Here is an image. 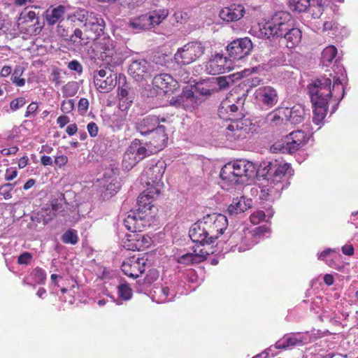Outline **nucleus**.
Listing matches in <instances>:
<instances>
[{
  "label": "nucleus",
  "instance_id": "nucleus-1",
  "mask_svg": "<svg viewBox=\"0 0 358 358\" xmlns=\"http://www.w3.org/2000/svg\"><path fill=\"white\" fill-rule=\"evenodd\" d=\"M330 78H321L310 83L308 88L313 109V122L319 124L325 118L331 99L336 103L332 108L334 113L344 96V89L339 78L329 75Z\"/></svg>",
  "mask_w": 358,
  "mask_h": 358
},
{
  "label": "nucleus",
  "instance_id": "nucleus-2",
  "mask_svg": "<svg viewBox=\"0 0 358 358\" xmlns=\"http://www.w3.org/2000/svg\"><path fill=\"white\" fill-rule=\"evenodd\" d=\"M225 215L218 213L207 214L194 223L189 231L191 240L202 245L213 244L227 229Z\"/></svg>",
  "mask_w": 358,
  "mask_h": 358
},
{
  "label": "nucleus",
  "instance_id": "nucleus-3",
  "mask_svg": "<svg viewBox=\"0 0 358 358\" xmlns=\"http://www.w3.org/2000/svg\"><path fill=\"white\" fill-rule=\"evenodd\" d=\"M257 165L253 162L241 158L227 163L221 169L220 178L222 186L227 190L239 182V178L245 176L253 178L257 175Z\"/></svg>",
  "mask_w": 358,
  "mask_h": 358
},
{
  "label": "nucleus",
  "instance_id": "nucleus-4",
  "mask_svg": "<svg viewBox=\"0 0 358 358\" xmlns=\"http://www.w3.org/2000/svg\"><path fill=\"white\" fill-rule=\"evenodd\" d=\"M238 110V107L227 100L223 101L218 109V116L223 120H230L231 122L225 126L226 137L229 141L243 139L246 137L247 128L243 127L242 120L235 119L234 113Z\"/></svg>",
  "mask_w": 358,
  "mask_h": 358
},
{
  "label": "nucleus",
  "instance_id": "nucleus-5",
  "mask_svg": "<svg viewBox=\"0 0 358 358\" xmlns=\"http://www.w3.org/2000/svg\"><path fill=\"white\" fill-rule=\"evenodd\" d=\"M91 59L102 60L106 64L116 66L122 62L120 53L115 48L114 41L103 37L95 41L87 50Z\"/></svg>",
  "mask_w": 358,
  "mask_h": 358
},
{
  "label": "nucleus",
  "instance_id": "nucleus-6",
  "mask_svg": "<svg viewBox=\"0 0 358 358\" xmlns=\"http://www.w3.org/2000/svg\"><path fill=\"white\" fill-rule=\"evenodd\" d=\"M165 162L161 159H152L150 166L141 175L140 180L143 187L154 188L155 193L161 192L164 188L162 178L166 169Z\"/></svg>",
  "mask_w": 358,
  "mask_h": 358
},
{
  "label": "nucleus",
  "instance_id": "nucleus-7",
  "mask_svg": "<svg viewBox=\"0 0 358 358\" xmlns=\"http://www.w3.org/2000/svg\"><path fill=\"white\" fill-rule=\"evenodd\" d=\"M168 15V10L165 9L150 11L129 19L128 25L133 31L138 33L159 24Z\"/></svg>",
  "mask_w": 358,
  "mask_h": 358
},
{
  "label": "nucleus",
  "instance_id": "nucleus-8",
  "mask_svg": "<svg viewBox=\"0 0 358 358\" xmlns=\"http://www.w3.org/2000/svg\"><path fill=\"white\" fill-rule=\"evenodd\" d=\"M159 118L155 115H148L138 120L135 124L136 130L143 136L158 134L159 146H162L168 138L165 128L159 125Z\"/></svg>",
  "mask_w": 358,
  "mask_h": 358
},
{
  "label": "nucleus",
  "instance_id": "nucleus-9",
  "mask_svg": "<svg viewBox=\"0 0 358 358\" xmlns=\"http://www.w3.org/2000/svg\"><path fill=\"white\" fill-rule=\"evenodd\" d=\"M206 48V43L189 42L178 50L174 59L180 65H187L200 58L204 54Z\"/></svg>",
  "mask_w": 358,
  "mask_h": 358
},
{
  "label": "nucleus",
  "instance_id": "nucleus-10",
  "mask_svg": "<svg viewBox=\"0 0 358 358\" xmlns=\"http://www.w3.org/2000/svg\"><path fill=\"white\" fill-rule=\"evenodd\" d=\"M292 20L291 15L286 12L276 13L271 20L264 24L265 34L282 37L286 32L292 29Z\"/></svg>",
  "mask_w": 358,
  "mask_h": 358
},
{
  "label": "nucleus",
  "instance_id": "nucleus-11",
  "mask_svg": "<svg viewBox=\"0 0 358 358\" xmlns=\"http://www.w3.org/2000/svg\"><path fill=\"white\" fill-rule=\"evenodd\" d=\"M252 43L248 38L234 41L227 47V52L234 60H239L248 55L252 49Z\"/></svg>",
  "mask_w": 358,
  "mask_h": 358
},
{
  "label": "nucleus",
  "instance_id": "nucleus-12",
  "mask_svg": "<svg viewBox=\"0 0 358 358\" xmlns=\"http://www.w3.org/2000/svg\"><path fill=\"white\" fill-rule=\"evenodd\" d=\"M231 69V60L220 53L212 55L205 66V71L210 75L223 73Z\"/></svg>",
  "mask_w": 358,
  "mask_h": 358
},
{
  "label": "nucleus",
  "instance_id": "nucleus-13",
  "mask_svg": "<svg viewBox=\"0 0 358 358\" xmlns=\"http://www.w3.org/2000/svg\"><path fill=\"white\" fill-rule=\"evenodd\" d=\"M155 71V65L144 59L132 62L129 68V74L138 82L149 78Z\"/></svg>",
  "mask_w": 358,
  "mask_h": 358
},
{
  "label": "nucleus",
  "instance_id": "nucleus-14",
  "mask_svg": "<svg viewBox=\"0 0 358 358\" xmlns=\"http://www.w3.org/2000/svg\"><path fill=\"white\" fill-rule=\"evenodd\" d=\"M257 101L262 106L271 108L278 102L277 90L271 86H263L257 88L255 92Z\"/></svg>",
  "mask_w": 358,
  "mask_h": 358
},
{
  "label": "nucleus",
  "instance_id": "nucleus-15",
  "mask_svg": "<svg viewBox=\"0 0 358 358\" xmlns=\"http://www.w3.org/2000/svg\"><path fill=\"white\" fill-rule=\"evenodd\" d=\"M125 227L132 231H141L145 227L150 225V215H142L136 210L130 211L124 220Z\"/></svg>",
  "mask_w": 358,
  "mask_h": 358
},
{
  "label": "nucleus",
  "instance_id": "nucleus-16",
  "mask_svg": "<svg viewBox=\"0 0 358 358\" xmlns=\"http://www.w3.org/2000/svg\"><path fill=\"white\" fill-rule=\"evenodd\" d=\"M146 189L144 190L138 197L137 203H138V209L137 212H141L142 215H150V220L152 217V208L153 207L152 202L154 199L159 196L161 192H153L155 190L154 188L150 187H145Z\"/></svg>",
  "mask_w": 358,
  "mask_h": 358
},
{
  "label": "nucleus",
  "instance_id": "nucleus-17",
  "mask_svg": "<svg viewBox=\"0 0 358 358\" xmlns=\"http://www.w3.org/2000/svg\"><path fill=\"white\" fill-rule=\"evenodd\" d=\"M146 260L143 257H132L123 262L122 271L126 275L137 278L145 271Z\"/></svg>",
  "mask_w": 358,
  "mask_h": 358
},
{
  "label": "nucleus",
  "instance_id": "nucleus-18",
  "mask_svg": "<svg viewBox=\"0 0 358 358\" xmlns=\"http://www.w3.org/2000/svg\"><path fill=\"white\" fill-rule=\"evenodd\" d=\"M169 103L176 108L187 110L198 103V99L192 89L185 88L180 95L172 96Z\"/></svg>",
  "mask_w": 358,
  "mask_h": 358
},
{
  "label": "nucleus",
  "instance_id": "nucleus-19",
  "mask_svg": "<svg viewBox=\"0 0 358 358\" xmlns=\"http://www.w3.org/2000/svg\"><path fill=\"white\" fill-rule=\"evenodd\" d=\"M283 189L282 183L273 184L271 181L266 185L253 187L252 193H256L260 200L271 201L280 196V191Z\"/></svg>",
  "mask_w": 358,
  "mask_h": 358
},
{
  "label": "nucleus",
  "instance_id": "nucleus-20",
  "mask_svg": "<svg viewBox=\"0 0 358 358\" xmlns=\"http://www.w3.org/2000/svg\"><path fill=\"white\" fill-rule=\"evenodd\" d=\"M152 85L162 90L165 94L172 93L179 87L178 81L167 73L155 76L152 80Z\"/></svg>",
  "mask_w": 358,
  "mask_h": 358
},
{
  "label": "nucleus",
  "instance_id": "nucleus-21",
  "mask_svg": "<svg viewBox=\"0 0 358 358\" xmlns=\"http://www.w3.org/2000/svg\"><path fill=\"white\" fill-rule=\"evenodd\" d=\"M118 169L117 168L108 169L103 174L102 184L110 194L117 192L120 189V183L117 181Z\"/></svg>",
  "mask_w": 358,
  "mask_h": 358
},
{
  "label": "nucleus",
  "instance_id": "nucleus-22",
  "mask_svg": "<svg viewBox=\"0 0 358 358\" xmlns=\"http://www.w3.org/2000/svg\"><path fill=\"white\" fill-rule=\"evenodd\" d=\"M245 8L241 4H231L222 8L220 13V17L227 22L237 21L243 17Z\"/></svg>",
  "mask_w": 358,
  "mask_h": 358
},
{
  "label": "nucleus",
  "instance_id": "nucleus-23",
  "mask_svg": "<svg viewBox=\"0 0 358 358\" xmlns=\"http://www.w3.org/2000/svg\"><path fill=\"white\" fill-rule=\"evenodd\" d=\"M306 339L304 336L299 333L286 334L284 337L279 340L275 344L276 349H287L289 347H295L297 345H302L306 343Z\"/></svg>",
  "mask_w": 358,
  "mask_h": 358
},
{
  "label": "nucleus",
  "instance_id": "nucleus-24",
  "mask_svg": "<svg viewBox=\"0 0 358 358\" xmlns=\"http://www.w3.org/2000/svg\"><path fill=\"white\" fill-rule=\"evenodd\" d=\"M66 8L64 6H50L44 13L43 15L50 26L60 23L64 19Z\"/></svg>",
  "mask_w": 358,
  "mask_h": 358
},
{
  "label": "nucleus",
  "instance_id": "nucleus-25",
  "mask_svg": "<svg viewBox=\"0 0 358 358\" xmlns=\"http://www.w3.org/2000/svg\"><path fill=\"white\" fill-rule=\"evenodd\" d=\"M252 206V200L245 196L236 197L233 199L232 203L228 207V213L230 215H236L244 213Z\"/></svg>",
  "mask_w": 358,
  "mask_h": 358
},
{
  "label": "nucleus",
  "instance_id": "nucleus-26",
  "mask_svg": "<svg viewBox=\"0 0 358 358\" xmlns=\"http://www.w3.org/2000/svg\"><path fill=\"white\" fill-rule=\"evenodd\" d=\"M284 110L286 122L288 121L292 124H298L303 121L306 112L301 105H295L292 108H285Z\"/></svg>",
  "mask_w": 358,
  "mask_h": 358
},
{
  "label": "nucleus",
  "instance_id": "nucleus-27",
  "mask_svg": "<svg viewBox=\"0 0 358 358\" xmlns=\"http://www.w3.org/2000/svg\"><path fill=\"white\" fill-rule=\"evenodd\" d=\"M208 255L209 253L203 249L199 250L194 249L192 253H186L180 256L178 258V262L185 265L198 264L204 261Z\"/></svg>",
  "mask_w": 358,
  "mask_h": 358
},
{
  "label": "nucleus",
  "instance_id": "nucleus-28",
  "mask_svg": "<svg viewBox=\"0 0 358 358\" xmlns=\"http://www.w3.org/2000/svg\"><path fill=\"white\" fill-rule=\"evenodd\" d=\"M105 22L103 19L94 13H90L88 22L85 25L86 31H92L95 36H100L104 29Z\"/></svg>",
  "mask_w": 358,
  "mask_h": 358
},
{
  "label": "nucleus",
  "instance_id": "nucleus-29",
  "mask_svg": "<svg viewBox=\"0 0 358 358\" xmlns=\"http://www.w3.org/2000/svg\"><path fill=\"white\" fill-rule=\"evenodd\" d=\"M129 241L131 242V250H144L148 248L151 243V238L148 236L141 234H134L129 236Z\"/></svg>",
  "mask_w": 358,
  "mask_h": 358
},
{
  "label": "nucleus",
  "instance_id": "nucleus-30",
  "mask_svg": "<svg viewBox=\"0 0 358 358\" xmlns=\"http://www.w3.org/2000/svg\"><path fill=\"white\" fill-rule=\"evenodd\" d=\"M117 75L112 71L109 72L108 76L101 80L95 81V86L102 92H107L112 90L117 85Z\"/></svg>",
  "mask_w": 358,
  "mask_h": 358
},
{
  "label": "nucleus",
  "instance_id": "nucleus-31",
  "mask_svg": "<svg viewBox=\"0 0 358 358\" xmlns=\"http://www.w3.org/2000/svg\"><path fill=\"white\" fill-rule=\"evenodd\" d=\"M285 114L284 108L275 110L266 115L265 122L271 127H279L285 121Z\"/></svg>",
  "mask_w": 358,
  "mask_h": 358
},
{
  "label": "nucleus",
  "instance_id": "nucleus-32",
  "mask_svg": "<svg viewBox=\"0 0 358 358\" xmlns=\"http://www.w3.org/2000/svg\"><path fill=\"white\" fill-rule=\"evenodd\" d=\"M271 171L273 173V179L271 182L273 184L277 182L281 183L280 180L283 176L286 175L292 176L294 172L290 165L287 163L278 165L275 167L273 170L271 169Z\"/></svg>",
  "mask_w": 358,
  "mask_h": 358
},
{
  "label": "nucleus",
  "instance_id": "nucleus-33",
  "mask_svg": "<svg viewBox=\"0 0 358 358\" xmlns=\"http://www.w3.org/2000/svg\"><path fill=\"white\" fill-rule=\"evenodd\" d=\"M286 41L285 45L288 48H293L301 41V32L299 29L292 27V29L282 36Z\"/></svg>",
  "mask_w": 358,
  "mask_h": 358
},
{
  "label": "nucleus",
  "instance_id": "nucleus-34",
  "mask_svg": "<svg viewBox=\"0 0 358 358\" xmlns=\"http://www.w3.org/2000/svg\"><path fill=\"white\" fill-rule=\"evenodd\" d=\"M91 39H93L92 36L83 34V31L79 29H76L70 37V41L77 48L86 45Z\"/></svg>",
  "mask_w": 358,
  "mask_h": 358
},
{
  "label": "nucleus",
  "instance_id": "nucleus-35",
  "mask_svg": "<svg viewBox=\"0 0 358 358\" xmlns=\"http://www.w3.org/2000/svg\"><path fill=\"white\" fill-rule=\"evenodd\" d=\"M312 133L310 131H306L302 129L294 131L286 136V139H293L306 145L309 141Z\"/></svg>",
  "mask_w": 358,
  "mask_h": 358
},
{
  "label": "nucleus",
  "instance_id": "nucleus-36",
  "mask_svg": "<svg viewBox=\"0 0 358 358\" xmlns=\"http://www.w3.org/2000/svg\"><path fill=\"white\" fill-rule=\"evenodd\" d=\"M147 149L138 139H134L125 151L127 155H145Z\"/></svg>",
  "mask_w": 358,
  "mask_h": 358
},
{
  "label": "nucleus",
  "instance_id": "nucleus-37",
  "mask_svg": "<svg viewBox=\"0 0 358 358\" xmlns=\"http://www.w3.org/2000/svg\"><path fill=\"white\" fill-rule=\"evenodd\" d=\"M90 13L85 9H78L71 14L68 15L67 19L71 22H80L84 23V26L87 24L88 22V17H90Z\"/></svg>",
  "mask_w": 358,
  "mask_h": 358
},
{
  "label": "nucleus",
  "instance_id": "nucleus-38",
  "mask_svg": "<svg viewBox=\"0 0 358 358\" xmlns=\"http://www.w3.org/2000/svg\"><path fill=\"white\" fill-rule=\"evenodd\" d=\"M66 201L64 194L59 193L57 198L51 201L52 210L54 214H59L64 211Z\"/></svg>",
  "mask_w": 358,
  "mask_h": 358
},
{
  "label": "nucleus",
  "instance_id": "nucleus-39",
  "mask_svg": "<svg viewBox=\"0 0 358 358\" xmlns=\"http://www.w3.org/2000/svg\"><path fill=\"white\" fill-rule=\"evenodd\" d=\"M289 7L292 10L301 12H306L310 6V0H289Z\"/></svg>",
  "mask_w": 358,
  "mask_h": 358
},
{
  "label": "nucleus",
  "instance_id": "nucleus-40",
  "mask_svg": "<svg viewBox=\"0 0 358 358\" xmlns=\"http://www.w3.org/2000/svg\"><path fill=\"white\" fill-rule=\"evenodd\" d=\"M337 53V50L335 46L329 45L324 49L322 52V61L323 64L328 66L335 58Z\"/></svg>",
  "mask_w": 358,
  "mask_h": 358
},
{
  "label": "nucleus",
  "instance_id": "nucleus-41",
  "mask_svg": "<svg viewBox=\"0 0 358 358\" xmlns=\"http://www.w3.org/2000/svg\"><path fill=\"white\" fill-rule=\"evenodd\" d=\"M285 145L287 155H294L297 151L300 150L305 146L304 145L296 142L293 139H286Z\"/></svg>",
  "mask_w": 358,
  "mask_h": 358
},
{
  "label": "nucleus",
  "instance_id": "nucleus-42",
  "mask_svg": "<svg viewBox=\"0 0 358 358\" xmlns=\"http://www.w3.org/2000/svg\"><path fill=\"white\" fill-rule=\"evenodd\" d=\"M62 241L66 244L75 245L78 241L77 231L73 229L67 230L62 236Z\"/></svg>",
  "mask_w": 358,
  "mask_h": 358
},
{
  "label": "nucleus",
  "instance_id": "nucleus-43",
  "mask_svg": "<svg viewBox=\"0 0 358 358\" xmlns=\"http://www.w3.org/2000/svg\"><path fill=\"white\" fill-rule=\"evenodd\" d=\"M235 74H231L227 76H220L216 78L217 84L219 89L222 90L228 88L234 82Z\"/></svg>",
  "mask_w": 358,
  "mask_h": 358
},
{
  "label": "nucleus",
  "instance_id": "nucleus-44",
  "mask_svg": "<svg viewBox=\"0 0 358 358\" xmlns=\"http://www.w3.org/2000/svg\"><path fill=\"white\" fill-rule=\"evenodd\" d=\"M118 295L124 301H128L132 297V290L127 283L118 286Z\"/></svg>",
  "mask_w": 358,
  "mask_h": 358
},
{
  "label": "nucleus",
  "instance_id": "nucleus-45",
  "mask_svg": "<svg viewBox=\"0 0 358 358\" xmlns=\"http://www.w3.org/2000/svg\"><path fill=\"white\" fill-rule=\"evenodd\" d=\"M34 281L37 284H43L46 280V273L43 269L36 267L31 273Z\"/></svg>",
  "mask_w": 358,
  "mask_h": 358
},
{
  "label": "nucleus",
  "instance_id": "nucleus-46",
  "mask_svg": "<svg viewBox=\"0 0 358 358\" xmlns=\"http://www.w3.org/2000/svg\"><path fill=\"white\" fill-rule=\"evenodd\" d=\"M196 92L203 96H210L214 89L210 86L208 83H197L194 87Z\"/></svg>",
  "mask_w": 358,
  "mask_h": 358
},
{
  "label": "nucleus",
  "instance_id": "nucleus-47",
  "mask_svg": "<svg viewBox=\"0 0 358 358\" xmlns=\"http://www.w3.org/2000/svg\"><path fill=\"white\" fill-rule=\"evenodd\" d=\"M78 90V86L76 83L70 82L66 84L62 87V92L66 96H74Z\"/></svg>",
  "mask_w": 358,
  "mask_h": 358
},
{
  "label": "nucleus",
  "instance_id": "nucleus-48",
  "mask_svg": "<svg viewBox=\"0 0 358 358\" xmlns=\"http://www.w3.org/2000/svg\"><path fill=\"white\" fill-rule=\"evenodd\" d=\"M22 73V70L21 67H17L15 69L14 73L12 75L11 80L13 83H15L18 87H22L24 85L25 81L24 79L20 78V76Z\"/></svg>",
  "mask_w": 358,
  "mask_h": 358
},
{
  "label": "nucleus",
  "instance_id": "nucleus-49",
  "mask_svg": "<svg viewBox=\"0 0 358 358\" xmlns=\"http://www.w3.org/2000/svg\"><path fill=\"white\" fill-rule=\"evenodd\" d=\"M286 150L285 143L282 142H276L270 148V151L273 154L287 155Z\"/></svg>",
  "mask_w": 358,
  "mask_h": 358
},
{
  "label": "nucleus",
  "instance_id": "nucleus-50",
  "mask_svg": "<svg viewBox=\"0 0 358 358\" xmlns=\"http://www.w3.org/2000/svg\"><path fill=\"white\" fill-rule=\"evenodd\" d=\"M266 217V215L263 210H257L251 214L250 220L253 224H258L262 221H264Z\"/></svg>",
  "mask_w": 358,
  "mask_h": 358
},
{
  "label": "nucleus",
  "instance_id": "nucleus-51",
  "mask_svg": "<svg viewBox=\"0 0 358 358\" xmlns=\"http://www.w3.org/2000/svg\"><path fill=\"white\" fill-rule=\"evenodd\" d=\"M34 20H36V14L34 11L29 10L27 13H22L19 21V24H21L24 22H32Z\"/></svg>",
  "mask_w": 358,
  "mask_h": 358
},
{
  "label": "nucleus",
  "instance_id": "nucleus-52",
  "mask_svg": "<svg viewBox=\"0 0 358 358\" xmlns=\"http://www.w3.org/2000/svg\"><path fill=\"white\" fill-rule=\"evenodd\" d=\"M13 188V185L10 183H6L0 187V194L3 196L5 199H8L12 197L10 191Z\"/></svg>",
  "mask_w": 358,
  "mask_h": 358
},
{
  "label": "nucleus",
  "instance_id": "nucleus-53",
  "mask_svg": "<svg viewBox=\"0 0 358 358\" xmlns=\"http://www.w3.org/2000/svg\"><path fill=\"white\" fill-rule=\"evenodd\" d=\"M26 103V100L24 97H19L13 100L10 103V109L13 111L22 108Z\"/></svg>",
  "mask_w": 358,
  "mask_h": 358
},
{
  "label": "nucleus",
  "instance_id": "nucleus-54",
  "mask_svg": "<svg viewBox=\"0 0 358 358\" xmlns=\"http://www.w3.org/2000/svg\"><path fill=\"white\" fill-rule=\"evenodd\" d=\"M151 135H152V140L150 141V144L152 146H154L156 150L154 152L151 151V154H155V152H157L158 150H161L165 147L167 140L164 142L163 145L161 147V146H159V144L158 142V141H159L158 134H151Z\"/></svg>",
  "mask_w": 358,
  "mask_h": 358
},
{
  "label": "nucleus",
  "instance_id": "nucleus-55",
  "mask_svg": "<svg viewBox=\"0 0 358 358\" xmlns=\"http://www.w3.org/2000/svg\"><path fill=\"white\" fill-rule=\"evenodd\" d=\"M138 162L136 161V158H124L122 160V168L125 171L131 170Z\"/></svg>",
  "mask_w": 358,
  "mask_h": 358
},
{
  "label": "nucleus",
  "instance_id": "nucleus-56",
  "mask_svg": "<svg viewBox=\"0 0 358 358\" xmlns=\"http://www.w3.org/2000/svg\"><path fill=\"white\" fill-rule=\"evenodd\" d=\"M32 255L30 252H25L21 254L17 259V262L20 264H29L32 259Z\"/></svg>",
  "mask_w": 358,
  "mask_h": 358
},
{
  "label": "nucleus",
  "instance_id": "nucleus-57",
  "mask_svg": "<svg viewBox=\"0 0 358 358\" xmlns=\"http://www.w3.org/2000/svg\"><path fill=\"white\" fill-rule=\"evenodd\" d=\"M133 98H119V108L122 111L127 110L131 106Z\"/></svg>",
  "mask_w": 358,
  "mask_h": 358
},
{
  "label": "nucleus",
  "instance_id": "nucleus-58",
  "mask_svg": "<svg viewBox=\"0 0 358 358\" xmlns=\"http://www.w3.org/2000/svg\"><path fill=\"white\" fill-rule=\"evenodd\" d=\"M74 108V101L73 99L64 101L61 106V109L64 113L71 112Z\"/></svg>",
  "mask_w": 358,
  "mask_h": 358
},
{
  "label": "nucleus",
  "instance_id": "nucleus-59",
  "mask_svg": "<svg viewBox=\"0 0 358 358\" xmlns=\"http://www.w3.org/2000/svg\"><path fill=\"white\" fill-rule=\"evenodd\" d=\"M78 110L81 114H84L87 112L89 107V101L85 98H82L78 102Z\"/></svg>",
  "mask_w": 358,
  "mask_h": 358
},
{
  "label": "nucleus",
  "instance_id": "nucleus-60",
  "mask_svg": "<svg viewBox=\"0 0 358 358\" xmlns=\"http://www.w3.org/2000/svg\"><path fill=\"white\" fill-rule=\"evenodd\" d=\"M110 71H107L105 69H100V70L94 71L93 73L94 82L95 83V81H96V79L101 80L103 78H105L107 76H108Z\"/></svg>",
  "mask_w": 358,
  "mask_h": 358
},
{
  "label": "nucleus",
  "instance_id": "nucleus-61",
  "mask_svg": "<svg viewBox=\"0 0 358 358\" xmlns=\"http://www.w3.org/2000/svg\"><path fill=\"white\" fill-rule=\"evenodd\" d=\"M118 97L119 98H133L132 94L130 92L129 90L127 88L126 85H123L121 88L119 89L118 92Z\"/></svg>",
  "mask_w": 358,
  "mask_h": 358
},
{
  "label": "nucleus",
  "instance_id": "nucleus-62",
  "mask_svg": "<svg viewBox=\"0 0 358 358\" xmlns=\"http://www.w3.org/2000/svg\"><path fill=\"white\" fill-rule=\"evenodd\" d=\"M68 67L71 70L76 71L78 73H81L83 71V66L80 63L76 60L71 61L69 63Z\"/></svg>",
  "mask_w": 358,
  "mask_h": 358
},
{
  "label": "nucleus",
  "instance_id": "nucleus-63",
  "mask_svg": "<svg viewBox=\"0 0 358 358\" xmlns=\"http://www.w3.org/2000/svg\"><path fill=\"white\" fill-rule=\"evenodd\" d=\"M17 175V171L15 169H7L5 174V179L8 181L13 180Z\"/></svg>",
  "mask_w": 358,
  "mask_h": 358
},
{
  "label": "nucleus",
  "instance_id": "nucleus-64",
  "mask_svg": "<svg viewBox=\"0 0 358 358\" xmlns=\"http://www.w3.org/2000/svg\"><path fill=\"white\" fill-rule=\"evenodd\" d=\"M87 131L92 137H95L98 134V127L94 122H90L87 124Z\"/></svg>",
  "mask_w": 358,
  "mask_h": 358
}]
</instances>
